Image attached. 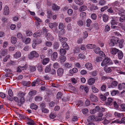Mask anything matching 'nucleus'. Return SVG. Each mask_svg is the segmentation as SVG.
Segmentation results:
<instances>
[{
    "mask_svg": "<svg viewBox=\"0 0 125 125\" xmlns=\"http://www.w3.org/2000/svg\"><path fill=\"white\" fill-rule=\"evenodd\" d=\"M49 61V59L48 58H45L44 59L42 62L43 64L44 65L47 63Z\"/></svg>",
    "mask_w": 125,
    "mask_h": 125,
    "instance_id": "cd10ccee",
    "label": "nucleus"
},
{
    "mask_svg": "<svg viewBox=\"0 0 125 125\" xmlns=\"http://www.w3.org/2000/svg\"><path fill=\"white\" fill-rule=\"evenodd\" d=\"M95 45L94 44H89L87 45L86 47L88 49H93L95 47Z\"/></svg>",
    "mask_w": 125,
    "mask_h": 125,
    "instance_id": "2f4dec72",
    "label": "nucleus"
},
{
    "mask_svg": "<svg viewBox=\"0 0 125 125\" xmlns=\"http://www.w3.org/2000/svg\"><path fill=\"white\" fill-rule=\"evenodd\" d=\"M85 66L86 68L90 70L92 69L93 68L91 64L89 62L86 63L85 65Z\"/></svg>",
    "mask_w": 125,
    "mask_h": 125,
    "instance_id": "4be33fe9",
    "label": "nucleus"
},
{
    "mask_svg": "<svg viewBox=\"0 0 125 125\" xmlns=\"http://www.w3.org/2000/svg\"><path fill=\"white\" fill-rule=\"evenodd\" d=\"M64 26L62 23H59L58 28L60 29H62L64 28Z\"/></svg>",
    "mask_w": 125,
    "mask_h": 125,
    "instance_id": "864d4df0",
    "label": "nucleus"
},
{
    "mask_svg": "<svg viewBox=\"0 0 125 125\" xmlns=\"http://www.w3.org/2000/svg\"><path fill=\"white\" fill-rule=\"evenodd\" d=\"M104 70L106 73H110L112 71V70L110 67L107 68L106 67H105L104 68Z\"/></svg>",
    "mask_w": 125,
    "mask_h": 125,
    "instance_id": "ea45409f",
    "label": "nucleus"
},
{
    "mask_svg": "<svg viewBox=\"0 0 125 125\" xmlns=\"http://www.w3.org/2000/svg\"><path fill=\"white\" fill-rule=\"evenodd\" d=\"M38 107V106L34 104H32L31 105L30 107L31 109L36 110Z\"/></svg>",
    "mask_w": 125,
    "mask_h": 125,
    "instance_id": "72a5a7b5",
    "label": "nucleus"
},
{
    "mask_svg": "<svg viewBox=\"0 0 125 125\" xmlns=\"http://www.w3.org/2000/svg\"><path fill=\"white\" fill-rule=\"evenodd\" d=\"M62 95V94L61 93L58 92L57 93L56 95V98L58 99L61 98Z\"/></svg>",
    "mask_w": 125,
    "mask_h": 125,
    "instance_id": "6e6d98bb",
    "label": "nucleus"
},
{
    "mask_svg": "<svg viewBox=\"0 0 125 125\" xmlns=\"http://www.w3.org/2000/svg\"><path fill=\"white\" fill-rule=\"evenodd\" d=\"M2 21L3 22V24L4 25L8 22V19L5 17H3L2 18Z\"/></svg>",
    "mask_w": 125,
    "mask_h": 125,
    "instance_id": "79ce46f5",
    "label": "nucleus"
},
{
    "mask_svg": "<svg viewBox=\"0 0 125 125\" xmlns=\"http://www.w3.org/2000/svg\"><path fill=\"white\" fill-rule=\"evenodd\" d=\"M7 50L4 49L3 50L1 53H0V58H1L2 56H4L7 54Z\"/></svg>",
    "mask_w": 125,
    "mask_h": 125,
    "instance_id": "b1692460",
    "label": "nucleus"
},
{
    "mask_svg": "<svg viewBox=\"0 0 125 125\" xmlns=\"http://www.w3.org/2000/svg\"><path fill=\"white\" fill-rule=\"evenodd\" d=\"M56 115L54 113H51L49 115L50 118L53 119L56 117Z\"/></svg>",
    "mask_w": 125,
    "mask_h": 125,
    "instance_id": "052dcab7",
    "label": "nucleus"
},
{
    "mask_svg": "<svg viewBox=\"0 0 125 125\" xmlns=\"http://www.w3.org/2000/svg\"><path fill=\"white\" fill-rule=\"evenodd\" d=\"M57 72L58 76H62L63 73V69L62 68H59L58 69Z\"/></svg>",
    "mask_w": 125,
    "mask_h": 125,
    "instance_id": "0eeeda50",
    "label": "nucleus"
},
{
    "mask_svg": "<svg viewBox=\"0 0 125 125\" xmlns=\"http://www.w3.org/2000/svg\"><path fill=\"white\" fill-rule=\"evenodd\" d=\"M63 48L65 50H68L69 49L70 47L66 42H64L63 44H62Z\"/></svg>",
    "mask_w": 125,
    "mask_h": 125,
    "instance_id": "a211bd4d",
    "label": "nucleus"
},
{
    "mask_svg": "<svg viewBox=\"0 0 125 125\" xmlns=\"http://www.w3.org/2000/svg\"><path fill=\"white\" fill-rule=\"evenodd\" d=\"M37 93V91L35 90H32L28 94L29 95L30 97L34 96Z\"/></svg>",
    "mask_w": 125,
    "mask_h": 125,
    "instance_id": "6ab92c4d",
    "label": "nucleus"
},
{
    "mask_svg": "<svg viewBox=\"0 0 125 125\" xmlns=\"http://www.w3.org/2000/svg\"><path fill=\"white\" fill-rule=\"evenodd\" d=\"M88 111V109L87 108H84L82 110V112L84 114H87Z\"/></svg>",
    "mask_w": 125,
    "mask_h": 125,
    "instance_id": "338daca9",
    "label": "nucleus"
},
{
    "mask_svg": "<svg viewBox=\"0 0 125 125\" xmlns=\"http://www.w3.org/2000/svg\"><path fill=\"white\" fill-rule=\"evenodd\" d=\"M92 89L93 92L94 93H97L99 91L98 89L93 86L92 87Z\"/></svg>",
    "mask_w": 125,
    "mask_h": 125,
    "instance_id": "58836bf2",
    "label": "nucleus"
},
{
    "mask_svg": "<svg viewBox=\"0 0 125 125\" xmlns=\"http://www.w3.org/2000/svg\"><path fill=\"white\" fill-rule=\"evenodd\" d=\"M39 56L38 54L35 51L31 52L28 55L29 58L30 59H32L34 57L37 58Z\"/></svg>",
    "mask_w": 125,
    "mask_h": 125,
    "instance_id": "7ed1b4c3",
    "label": "nucleus"
},
{
    "mask_svg": "<svg viewBox=\"0 0 125 125\" xmlns=\"http://www.w3.org/2000/svg\"><path fill=\"white\" fill-rule=\"evenodd\" d=\"M117 84V82L116 81H113L110 85L109 86L108 88H110L111 87L114 88L116 86Z\"/></svg>",
    "mask_w": 125,
    "mask_h": 125,
    "instance_id": "dca6fc26",
    "label": "nucleus"
},
{
    "mask_svg": "<svg viewBox=\"0 0 125 125\" xmlns=\"http://www.w3.org/2000/svg\"><path fill=\"white\" fill-rule=\"evenodd\" d=\"M80 51V48L78 47H75L73 49L74 52L75 53H77Z\"/></svg>",
    "mask_w": 125,
    "mask_h": 125,
    "instance_id": "de8ad7c7",
    "label": "nucleus"
},
{
    "mask_svg": "<svg viewBox=\"0 0 125 125\" xmlns=\"http://www.w3.org/2000/svg\"><path fill=\"white\" fill-rule=\"evenodd\" d=\"M46 45L48 47H51L52 45V43L50 42H47L45 43Z\"/></svg>",
    "mask_w": 125,
    "mask_h": 125,
    "instance_id": "e2e57ef3",
    "label": "nucleus"
},
{
    "mask_svg": "<svg viewBox=\"0 0 125 125\" xmlns=\"http://www.w3.org/2000/svg\"><path fill=\"white\" fill-rule=\"evenodd\" d=\"M118 56L119 59H121L123 57V54L122 51H119L118 52Z\"/></svg>",
    "mask_w": 125,
    "mask_h": 125,
    "instance_id": "bb28decb",
    "label": "nucleus"
},
{
    "mask_svg": "<svg viewBox=\"0 0 125 125\" xmlns=\"http://www.w3.org/2000/svg\"><path fill=\"white\" fill-rule=\"evenodd\" d=\"M27 124L31 125H34V121L32 119H30L29 121L27 122Z\"/></svg>",
    "mask_w": 125,
    "mask_h": 125,
    "instance_id": "13d9d810",
    "label": "nucleus"
},
{
    "mask_svg": "<svg viewBox=\"0 0 125 125\" xmlns=\"http://www.w3.org/2000/svg\"><path fill=\"white\" fill-rule=\"evenodd\" d=\"M21 53L20 52L17 51L13 55L14 57L16 59L18 58L21 56Z\"/></svg>",
    "mask_w": 125,
    "mask_h": 125,
    "instance_id": "1a4fd4ad",
    "label": "nucleus"
},
{
    "mask_svg": "<svg viewBox=\"0 0 125 125\" xmlns=\"http://www.w3.org/2000/svg\"><path fill=\"white\" fill-rule=\"evenodd\" d=\"M38 45V44H37V43H36V41H33L32 43V47L33 48H35L36 46Z\"/></svg>",
    "mask_w": 125,
    "mask_h": 125,
    "instance_id": "69168bd1",
    "label": "nucleus"
},
{
    "mask_svg": "<svg viewBox=\"0 0 125 125\" xmlns=\"http://www.w3.org/2000/svg\"><path fill=\"white\" fill-rule=\"evenodd\" d=\"M17 37L19 39H21L23 38V36L22 34L19 32L17 34Z\"/></svg>",
    "mask_w": 125,
    "mask_h": 125,
    "instance_id": "680f3d73",
    "label": "nucleus"
},
{
    "mask_svg": "<svg viewBox=\"0 0 125 125\" xmlns=\"http://www.w3.org/2000/svg\"><path fill=\"white\" fill-rule=\"evenodd\" d=\"M58 39L60 42L62 43V44L66 42L67 41L66 38L65 37H62L61 36H58Z\"/></svg>",
    "mask_w": 125,
    "mask_h": 125,
    "instance_id": "9b49d317",
    "label": "nucleus"
},
{
    "mask_svg": "<svg viewBox=\"0 0 125 125\" xmlns=\"http://www.w3.org/2000/svg\"><path fill=\"white\" fill-rule=\"evenodd\" d=\"M57 53L56 52H54L51 56V59L52 60H55L57 57Z\"/></svg>",
    "mask_w": 125,
    "mask_h": 125,
    "instance_id": "f3484780",
    "label": "nucleus"
},
{
    "mask_svg": "<svg viewBox=\"0 0 125 125\" xmlns=\"http://www.w3.org/2000/svg\"><path fill=\"white\" fill-rule=\"evenodd\" d=\"M52 11L49 10H48L47 12V18L49 19H50L52 18Z\"/></svg>",
    "mask_w": 125,
    "mask_h": 125,
    "instance_id": "c756f323",
    "label": "nucleus"
},
{
    "mask_svg": "<svg viewBox=\"0 0 125 125\" xmlns=\"http://www.w3.org/2000/svg\"><path fill=\"white\" fill-rule=\"evenodd\" d=\"M95 119L94 116L93 115H90L88 117V121H92L94 120Z\"/></svg>",
    "mask_w": 125,
    "mask_h": 125,
    "instance_id": "c9c22d12",
    "label": "nucleus"
},
{
    "mask_svg": "<svg viewBox=\"0 0 125 125\" xmlns=\"http://www.w3.org/2000/svg\"><path fill=\"white\" fill-rule=\"evenodd\" d=\"M31 40V39L29 38H25L23 40V42L26 44H28L30 42Z\"/></svg>",
    "mask_w": 125,
    "mask_h": 125,
    "instance_id": "c85d7f7f",
    "label": "nucleus"
},
{
    "mask_svg": "<svg viewBox=\"0 0 125 125\" xmlns=\"http://www.w3.org/2000/svg\"><path fill=\"white\" fill-rule=\"evenodd\" d=\"M102 17L103 18V21L105 22H107L109 20V17L106 14H104L102 15Z\"/></svg>",
    "mask_w": 125,
    "mask_h": 125,
    "instance_id": "4468645a",
    "label": "nucleus"
},
{
    "mask_svg": "<svg viewBox=\"0 0 125 125\" xmlns=\"http://www.w3.org/2000/svg\"><path fill=\"white\" fill-rule=\"evenodd\" d=\"M59 51L60 54L62 56H63L65 55L66 52V50L62 48L60 49Z\"/></svg>",
    "mask_w": 125,
    "mask_h": 125,
    "instance_id": "ddd939ff",
    "label": "nucleus"
},
{
    "mask_svg": "<svg viewBox=\"0 0 125 125\" xmlns=\"http://www.w3.org/2000/svg\"><path fill=\"white\" fill-rule=\"evenodd\" d=\"M90 100L92 101L97 102L98 101V99L97 97L93 94H91L89 97Z\"/></svg>",
    "mask_w": 125,
    "mask_h": 125,
    "instance_id": "39448f33",
    "label": "nucleus"
},
{
    "mask_svg": "<svg viewBox=\"0 0 125 125\" xmlns=\"http://www.w3.org/2000/svg\"><path fill=\"white\" fill-rule=\"evenodd\" d=\"M74 2L76 3L79 5H82L83 2V0H74Z\"/></svg>",
    "mask_w": 125,
    "mask_h": 125,
    "instance_id": "473e14b6",
    "label": "nucleus"
},
{
    "mask_svg": "<svg viewBox=\"0 0 125 125\" xmlns=\"http://www.w3.org/2000/svg\"><path fill=\"white\" fill-rule=\"evenodd\" d=\"M11 42L12 44H15L17 42L16 38L14 36H12L11 38Z\"/></svg>",
    "mask_w": 125,
    "mask_h": 125,
    "instance_id": "393cba45",
    "label": "nucleus"
},
{
    "mask_svg": "<svg viewBox=\"0 0 125 125\" xmlns=\"http://www.w3.org/2000/svg\"><path fill=\"white\" fill-rule=\"evenodd\" d=\"M100 97L101 100L104 101L106 99V97L104 95L101 94L100 95Z\"/></svg>",
    "mask_w": 125,
    "mask_h": 125,
    "instance_id": "37998d69",
    "label": "nucleus"
},
{
    "mask_svg": "<svg viewBox=\"0 0 125 125\" xmlns=\"http://www.w3.org/2000/svg\"><path fill=\"white\" fill-rule=\"evenodd\" d=\"M113 63L112 62L110 59L108 57L106 58L103 60V62L101 63V65L104 66L106 65L112 64Z\"/></svg>",
    "mask_w": 125,
    "mask_h": 125,
    "instance_id": "f257e3e1",
    "label": "nucleus"
},
{
    "mask_svg": "<svg viewBox=\"0 0 125 125\" xmlns=\"http://www.w3.org/2000/svg\"><path fill=\"white\" fill-rule=\"evenodd\" d=\"M47 39L48 40L53 41L54 39V37L52 34L49 33H48L46 35Z\"/></svg>",
    "mask_w": 125,
    "mask_h": 125,
    "instance_id": "423d86ee",
    "label": "nucleus"
},
{
    "mask_svg": "<svg viewBox=\"0 0 125 125\" xmlns=\"http://www.w3.org/2000/svg\"><path fill=\"white\" fill-rule=\"evenodd\" d=\"M106 88V85L105 84H103L101 87L100 90L102 91H105Z\"/></svg>",
    "mask_w": 125,
    "mask_h": 125,
    "instance_id": "603ef678",
    "label": "nucleus"
},
{
    "mask_svg": "<svg viewBox=\"0 0 125 125\" xmlns=\"http://www.w3.org/2000/svg\"><path fill=\"white\" fill-rule=\"evenodd\" d=\"M9 96H7V98L10 101H13V93L12 90L10 89H9L8 91Z\"/></svg>",
    "mask_w": 125,
    "mask_h": 125,
    "instance_id": "20e7f679",
    "label": "nucleus"
},
{
    "mask_svg": "<svg viewBox=\"0 0 125 125\" xmlns=\"http://www.w3.org/2000/svg\"><path fill=\"white\" fill-rule=\"evenodd\" d=\"M122 16L120 17L119 19V21L121 22H123L125 20V16L124 15H122Z\"/></svg>",
    "mask_w": 125,
    "mask_h": 125,
    "instance_id": "a18cd8bd",
    "label": "nucleus"
},
{
    "mask_svg": "<svg viewBox=\"0 0 125 125\" xmlns=\"http://www.w3.org/2000/svg\"><path fill=\"white\" fill-rule=\"evenodd\" d=\"M113 100L111 98L109 97L108 98L107 101L105 103V104L107 105H110L112 104Z\"/></svg>",
    "mask_w": 125,
    "mask_h": 125,
    "instance_id": "f8f14e48",
    "label": "nucleus"
},
{
    "mask_svg": "<svg viewBox=\"0 0 125 125\" xmlns=\"http://www.w3.org/2000/svg\"><path fill=\"white\" fill-rule=\"evenodd\" d=\"M26 33L27 35L28 36H30L32 34V32L30 30H26Z\"/></svg>",
    "mask_w": 125,
    "mask_h": 125,
    "instance_id": "c03bdc74",
    "label": "nucleus"
},
{
    "mask_svg": "<svg viewBox=\"0 0 125 125\" xmlns=\"http://www.w3.org/2000/svg\"><path fill=\"white\" fill-rule=\"evenodd\" d=\"M119 38L117 37H113L111 39L109 45L110 46H113L115 44H117L119 42Z\"/></svg>",
    "mask_w": 125,
    "mask_h": 125,
    "instance_id": "f03ea898",
    "label": "nucleus"
},
{
    "mask_svg": "<svg viewBox=\"0 0 125 125\" xmlns=\"http://www.w3.org/2000/svg\"><path fill=\"white\" fill-rule=\"evenodd\" d=\"M78 71L77 69L76 68H74L72 70H70L69 71V73L71 74L76 73Z\"/></svg>",
    "mask_w": 125,
    "mask_h": 125,
    "instance_id": "a878e982",
    "label": "nucleus"
},
{
    "mask_svg": "<svg viewBox=\"0 0 125 125\" xmlns=\"http://www.w3.org/2000/svg\"><path fill=\"white\" fill-rule=\"evenodd\" d=\"M41 34L42 32H40L39 31H38L33 34V36L34 37H40Z\"/></svg>",
    "mask_w": 125,
    "mask_h": 125,
    "instance_id": "2eb2a0df",
    "label": "nucleus"
},
{
    "mask_svg": "<svg viewBox=\"0 0 125 125\" xmlns=\"http://www.w3.org/2000/svg\"><path fill=\"white\" fill-rule=\"evenodd\" d=\"M65 32V30L64 29H62L59 32L58 35V36H61V35H63Z\"/></svg>",
    "mask_w": 125,
    "mask_h": 125,
    "instance_id": "49530a36",
    "label": "nucleus"
},
{
    "mask_svg": "<svg viewBox=\"0 0 125 125\" xmlns=\"http://www.w3.org/2000/svg\"><path fill=\"white\" fill-rule=\"evenodd\" d=\"M66 58L65 56H62L60 58V61L61 62H65L66 60Z\"/></svg>",
    "mask_w": 125,
    "mask_h": 125,
    "instance_id": "f704fd0d",
    "label": "nucleus"
},
{
    "mask_svg": "<svg viewBox=\"0 0 125 125\" xmlns=\"http://www.w3.org/2000/svg\"><path fill=\"white\" fill-rule=\"evenodd\" d=\"M110 52L111 53L113 54H115L117 52L119 51L118 49L115 48H113L111 49Z\"/></svg>",
    "mask_w": 125,
    "mask_h": 125,
    "instance_id": "9d476101",
    "label": "nucleus"
},
{
    "mask_svg": "<svg viewBox=\"0 0 125 125\" xmlns=\"http://www.w3.org/2000/svg\"><path fill=\"white\" fill-rule=\"evenodd\" d=\"M49 26L50 28L52 29L55 26H58V24L55 22L50 23H49Z\"/></svg>",
    "mask_w": 125,
    "mask_h": 125,
    "instance_id": "aec40b11",
    "label": "nucleus"
},
{
    "mask_svg": "<svg viewBox=\"0 0 125 125\" xmlns=\"http://www.w3.org/2000/svg\"><path fill=\"white\" fill-rule=\"evenodd\" d=\"M86 22L87 26L88 27H89L90 26L91 23L92 22V21L90 19H88L86 20Z\"/></svg>",
    "mask_w": 125,
    "mask_h": 125,
    "instance_id": "4c0bfd02",
    "label": "nucleus"
},
{
    "mask_svg": "<svg viewBox=\"0 0 125 125\" xmlns=\"http://www.w3.org/2000/svg\"><path fill=\"white\" fill-rule=\"evenodd\" d=\"M115 116L117 117L118 118L123 117L124 115L122 113H119L117 112H115L114 114Z\"/></svg>",
    "mask_w": 125,
    "mask_h": 125,
    "instance_id": "5701e85b",
    "label": "nucleus"
},
{
    "mask_svg": "<svg viewBox=\"0 0 125 125\" xmlns=\"http://www.w3.org/2000/svg\"><path fill=\"white\" fill-rule=\"evenodd\" d=\"M9 8H4L3 14L5 15H8L9 14Z\"/></svg>",
    "mask_w": 125,
    "mask_h": 125,
    "instance_id": "7c9ffc66",
    "label": "nucleus"
},
{
    "mask_svg": "<svg viewBox=\"0 0 125 125\" xmlns=\"http://www.w3.org/2000/svg\"><path fill=\"white\" fill-rule=\"evenodd\" d=\"M121 111H125V104H122L121 105Z\"/></svg>",
    "mask_w": 125,
    "mask_h": 125,
    "instance_id": "bf43d9fd",
    "label": "nucleus"
},
{
    "mask_svg": "<svg viewBox=\"0 0 125 125\" xmlns=\"http://www.w3.org/2000/svg\"><path fill=\"white\" fill-rule=\"evenodd\" d=\"M103 58L101 57H98L96 59L95 61L96 62H100L103 60Z\"/></svg>",
    "mask_w": 125,
    "mask_h": 125,
    "instance_id": "5fc2aeb1",
    "label": "nucleus"
},
{
    "mask_svg": "<svg viewBox=\"0 0 125 125\" xmlns=\"http://www.w3.org/2000/svg\"><path fill=\"white\" fill-rule=\"evenodd\" d=\"M53 66L55 68H57L59 67L58 63L57 62H55L53 64Z\"/></svg>",
    "mask_w": 125,
    "mask_h": 125,
    "instance_id": "774afa93",
    "label": "nucleus"
},
{
    "mask_svg": "<svg viewBox=\"0 0 125 125\" xmlns=\"http://www.w3.org/2000/svg\"><path fill=\"white\" fill-rule=\"evenodd\" d=\"M30 71L33 72L36 70V67L34 66H30L29 67Z\"/></svg>",
    "mask_w": 125,
    "mask_h": 125,
    "instance_id": "3c124183",
    "label": "nucleus"
},
{
    "mask_svg": "<svg viewBox=\"0 0 125 125\" xmlns=\"http://www.w3.org/2000/svg\"><path fill=\"white\" fill-rule=\"evenodd\" d=\"M42 98L40 96H36L35 98V99L36 101H40L42 100Z\"/></svg>",
    "mask_w": 125,
    "mask_h": 125,
    "instance_id": "e433bc0d",
    "label": "nucleus"
},
{
    "mask_svg": "<svg viewBox=\"0 0 125 125\" xmlns=\"http://www.w3.org/2000/svg\"><path fill=\"white\" fill-rule=\"evenodd\" d=\"M59 45L60 44L58 42H55L53 44V49L55 50L57 49L59 47Z\"/></svg>",
    "mask_w": 125,
    "mask_h": 125,
    "instance_id": "6e6552de",
    "label": "nucleus"
},
{
    "mask_svg": "<svg viewBox=\"0 0 125 125\" xmlns=\"http://www.w3.org/2000/svg\"><path fill=\"white\" fill-rule=\"evenodd\" d=\"M91 18L93 20H95L96 19V15L95 13H93L91 15Z\"/></svg>",
    "mask_w": 125,
    "mask_h": 125,
    "instance_id": "4d7b16f0",
    "label": "nucleus"
},
{
    "mask_svg": "<svg viewBox=\"0 0 125 125\" xmlns=\"http://www.w3.org/2000/svg\"><path fill=\"white\" fill-rule=\"evenodd\" d=\"M88 83L89 85H92L95 82L94 79L93 78H91L88 80Z\"/></svg>",
    "mask_w": 125,
    "mask_h": 125,
    "instance_id": "412c9836",
    "label": "nucleus"
},
{
    "mask_svg": "<svg viewBox=\"0 0 125 125\" xmlns=\"http://www.w3.org/2000/svg\"><path fill=\"white\" fill-rule=\"evenodd\" d=\"M119 26L124 31H125V24L124 23H120L119 24Z\"/></svg>",
    "mask_w": 125,
    "mask_h": 125,
    "instance_id": "8fccbe9b",
    "label": "nucleus"
},
{
    "mask_svg": "<svg viewBox=\"0 0 125 125\" xmlns=\"http://www.w3.org/2000/svg\"><path fill=\"white\" fill-rule=\"evenodd\" d=\"M64 66L67 68H70L72 67V65L71 63L67 62L65 63Z\"/></svg>",
    "mask_w": 125,
    "mask_h": 125,
    "instance_id": "a19ab883",
    "label": "nucleus"
},
{
    "mask_svg": "<svg viewBox=\"0 0 125 125\" xmlns=\"http://www.w3.org/2000/svg\"><path fill=\"white\" fill-rule=\"evenodd\" d=\"M51 70V68L49 66H47L45 68V71L46 73H47L49 72Z\"/></svg>",
    "mask_w": 125,
    "mask_h": 125,
    "instance_id": "0e129e2a",
    "label": "nucleus"
},
{
    "mask_svg": "<svg viewBox=\"0 0 125 125\" xmlns=\"http://www.w3.org/2000/svg\"><path fill=\"white\" fill-rule=\"evenodd\" d=\"M111 23L112 25H113L117 24L116 20L114 19H113L111 21Z\"/></svg>",
    "mask_w": 125,
    "mask_h": 125,
    "instance_id": "09e8293b",
    "label": "nucleus"
}]
</instances>
